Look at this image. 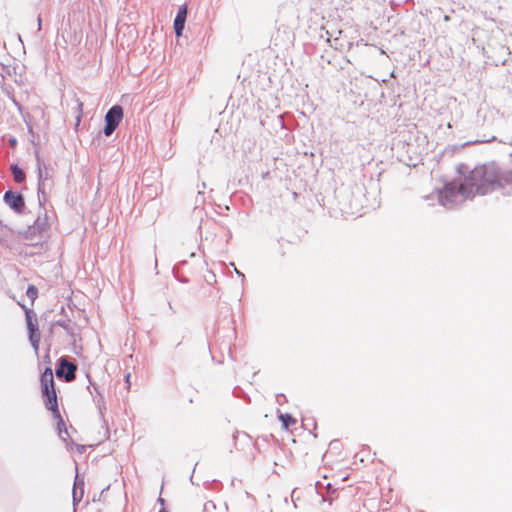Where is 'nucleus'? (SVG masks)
Masks as SVG:
<instances>
[{
    "mask_svg": "<svg viewBox=\"0 0 512 512\" xmlns=\"http://www.w3.org/2000/svg\"><path fill=\"white\" fill-rule=\"evenodd\" d=\"M458 172L460 176L457 179L446 183L443 190L436 192L439 203L447 209L476 195L488 194L497 187L505 190L506 186H511L507 193L512 192V170L501 173L495 162L476 166L472 170L461 164Z\"/></svg>",
    "mask_w": 512,
    "mask_h": 512,
    "instance_id": "nucleus-1",
    "label": "nucleus"
},
{
    "mask_svg": "<svg viewBox=\"0 0 512 512\" xmlns=\"http://www.w3.org/2000/svg\"><path fill=\"white\" fill-rule=\"evenodd\" d=\"M40 381L45 406L48 410L52 411L54 417L58 420L57 429L59 437L65 443L68 444L67 440L69 438V434L58 409L57 395L54 386V377L51 368L48 367L44 370V372L41 375Z\"/></svg>",
    "mask_w": 512,
    "mask_h": 512,
    "instance_id": "nucleus-2",
    "label": "nucleus"
},
{
    "mask_svg": "<svg viewBox=\"0 0 512 512\" xmlns=\"http://www.w3.org/2000/svg\"><path fill=\"white\" fill-rule=\"evenodd\" d=\"M25 316H26V324L29 334V341L34 348L35 351L39 348V342H40V333L38 331V321L37 316L33 310L26 309L25 310Z\"/></svg>",
    "mask_w": 512,
    "mask_h": 512,
    "instance_id": "nucleus-3",
    "label": "nucleus"
},
{
    "mask_svg": "<svg viewBox=\"0 0 512 512\" xmlns=\"http://www.w3.org/2000/svg\"><path fill=\"white\" fill-rule=\"evenodd\" d=\"M37 168H38V194H45L47 182L52 177V169L48 167L39 155H36Z\"/></svg>",
    "mask_w": 512,
    "mask_h": 512,
    "instance_id": "nucleus-4",
    "label": "nucleus"
},
{
    "mask_svg": "<svg viewBox=\"0 0 512 512\" xmlns=\"http://www.w3.org/2000/svg\"><path fill=\"white\" fill-rule=\"evenodd\" d=\"M77 366L64 358L60 359L59 365L56 369V375L59 378H64L67 382L73 381L76 377Z\"/></svg>",
    "mask_w": 512,
    "mask_h": 512,
    "instance_id": "nucleus-5",
    "label": "nucleus"
},
{
    "mask_svg": "<svg viewBox=\"0 0 512 512\" xmlns=\"http://www.w3.org/2000/svg\"><path fill=\"white\" fill-rule=\"evenodd\" d=\"M3 199L5 204L17 213L22 212L25 207L24 197L18 192L8 190L5 192Z\"/></svg>",
    "mask_w": 512,
    "mask_h": 512,
    "instance_id": "nucleus-6",
    "label": "nucleus"
},
{
    "mask_svg": "<svg viewBox=\"0 0 512 512\" xmlns=\"http://www.w3.org/2000/svg\"><path fill=\"white\" fill-rule=\"evenodd\" d=\"M123 118V108L120 105H113L105 115V123L118 126Z\"/></svg>",
    "mask_w": 512,
    "mask_h": 512,
    "instance_id": "nucleus-7",
    "label": "nucleus"
},
{
    "mask_svg": "<svg viewBox=\"0 0 512 512\" xmlns=\"http://www.w3.org/2000/svg\"><path fill=\"white\" fill-rule=\"evenodd\" d=\"M48 228V217L47 214L44 213L43 215H39L37 219L35 220L34 224L29 227L28 232L29 233H38L41 234L42 232L46 231Z\"/></svg>",
    "mask_w": 512,
    "mask_h": 512,
    "instance_id": "nucleus-8",
    "label": "nucleus"
},
{
    "mask_svg": "<svg viewBox=\"0 0 512 512\" xmlns=\"http://www.w3.org/2000/svg\"><path fill=\"white\" fill-rule=\"evenodd\" d=\"M11 172L15 182L22 183L25 180V173L18 165H12Z\"/></svg>",
    "mask_w": 512,
    "mask_h": 512,
    "instance_id": "nucleus-9",
    "label": "nucleus"
},
{
    "mask_svg": "<svg viewBox=\"0 0 512 512\" xmlns=\"http://www.w3.org/2000/svg\"><path fill=\"white\" fill-rule=\"evenodd\" d=\"M54 325L62 327L68 335H70L71 337H74L75 331H74L73 327L71 326L70 321L58 320L55 322Z\"/></svg>",
    "mask_w": 512,
    "mask_h": 512,
    "instance_id": "nucleus-10",
    "label": "nucleus"
},
{
    "mask_svg": "<svg viewBox=\"0 0 512 512\" xmlns=\"http://www.w3.org/2000/svg\"><path fill=\"white\" fill-rule=\"evenodd\" d=\"M279 420L285 428H289L296 423V420L290 414H280Z\"/></svg>",
    "mask_w": 512,
    "mask_h": 512,
    "instance_id": "nucleus-11",
    "label": "nucleus"
},
{
    "mask_svg": "<svg viewBox=\"0 0 512 512\" xmlns=\"http://www.w3.org/2000/svg\"><path fill=\"white\" fill-rule=\"evenodd\" d=\"M186 18H187V6L186 5H182L178 9V12H177V15H176L175 19L186 22Z\"/></svg>",
    "mask_w": 512,
    "mask_h": 512,
    "instance_id": "nucleus-12",
    "label": "nucleus"
},
{
    "mask_svg": "<svg viewBox=\"0 0 512 512\" xmlns=\"http://www.w3.org/2000/svg\"><path fill=\"white\" fill-rule=\"evenodd\" d=\"M185 27V22L174 19V30L177 36H181Z\"/></svg>",
    "mask_w": 512,
    "mask_h": 512,
    "instance_id": "nucleus-13",
    "label": "nucleus"
},
{
    "mask_svg": "<svg viewBox=\"0 0 512 512\" xmlns=\"http://www.w3.org/2000/svg\"><path fill=\"white\" fill-rule=\"evenodd\" d=\"M83 493H84V489L82 487L80 489L73 488V493H72L73 502L74 503L80 502L82 500Z\"/></svg>",
    "mask_w": 512,
    "mask_h": 512,
    "instance_id": "nucleus-14",
    "label": "nucleus"
},
{
    "mask_svg": "<svg viewBox=\"0 0 512 512\" xmlns=\"http://www.w3.org/2000/svg\"><path fill=\"white\" fill-rule=\"evenodd\" d=\"M26 294L28 298H30L32 301H34L37 298L38 290L35 286L30 285L26 291Z\"/></svg>",
    "mask_w": 512,
    "mask_h": 512,
    "instance_id": "nucleus-15",
    "label": "nucleus"
},
{
    "mask_svg": "<svg viewBox=\"0 0 512 512\" xmlns=\"http://www.w3.org/2000/svg\"><path fill=\"white\" fill-rule=\"evenodd\" d=\"M96 405H97V408H98V411H99V414L101 416H103V411L106 409L105 407V403H104V400H103V397L102 395L99 394V398L98 399H95L94 400Z\"/></svg>",
    "mask_w": 512,
    "mask_h": 512,
    "instance_id": "nucleus-16",
    "label": "nucleus"
},
{
    "mask_svg": "<svg viewBox=\"0 0 512 512\" xmlns=\"http://www.w3.org/2000/svg\"><path fill=\"white\" fill-rule=\"evenodd\" d=\"M117 127L118 126H116V125L105 123V127L103 130L104 135L110 136L116 130Z\"/></svg>",
    "mask_w": 512,
    "mask_h": 512,
    "instance_id": "nucleus-17",
    "label": "nucleus"
},
{
    "mask_svg": "<svg viewBox=\"0 0 512 512\" xmlns=\"http://www.w3.org/2000/svg\"><path fill=\"white\" fill-rule=\"evenodd\" d=\"M81 487L84 489V480L83 478H80L78 474H76L73 488L80 489Z\"/></svg>",
    "mask_w": 512,
    "mask_h": 512,
    "instance_id": "nucleus-18",
    "label": "nucleus"
},
{
    "mask_svg": "<svg viewBox=\"0 0 512 512\" xmlns=\"http://www.w3.org/2000/svg\"><path fill=\"white\" fill-rule=\"evenodd\" d=\"M198 195L199 196L196 198V206H198L199 204L204 203V197L202 196V192L199 191Z\"/></svg>",
    "mask_w": 512,
    "mask_h": 512,
    "instance_id": "nucleus-19",
    "label": "nucleus"
},
{
    "mask_svg": "<svg viewBox=\"0 0 512 512\" xmlns=\"http://www.w3.org/2000/svg\"><path fill=\"white\" fill-rule=\"evenodd\" d=\"M496 139L497 138L495 136H492L489 139H481V140H477L476 142H478V143H489V142L495 141Z\"/></svg>",
    "mask_w": 512,
    "mask_h": 512,
    "instance_id": "nucleus-20",
    "label": "nucleus"
},
{
    "mask_svg": "<svg viewBox=\"0 0 512 512\" xmlns=\"http://www.w3.org/2000/svg\"><path fill=\"white\" fill-rule=\"evenodd\" d=\"M235 272H236V274H237V275H238L242 280L245 278V275H244L241 271H239L237 268H235Z\"/></svg>",
    "mask_w": 512,
    "mask_h": 512,
    "instance_id": "nucleus-21",
    "label": "nucleus"
},
{
    "mask_svg": "<svg viewBox=\"0 0 512 512\" xmlns=\"http://www.w3.org/2000/svg\"><path fill=\"white\" fill-rule=\"evenodd\" d=\"M283 399H284V400L286 399V398H285V395H283V394H282V395H278V396H277V401H278V402L283 401Z\"/></svg>",
    "mask_w": 512,
    "mask_h": 512,
    "instance_id": "nucleus-22",
    "label": "nucleus"
},
{
    "mask_svg": "<svg viewBox=\"0 0 512 512\" xmlns=\"http://www.w3.org/2000/svg\"><path fill=\"white\" fill-rule=\"evenodd\" d=\"M283 399H284V400L286 399V398H285V395H283V394H282V395H278V396H277V401H278V402L283 401Z\"/></svg>",
    "mask_w": 512,
    "mask_h": 512,
    "instance_id": "nucleus-23",
    "label": "nucleus"
},
{
    "mask_svg": "<svg viewBox=\"0 0 512 512\" xmlns=\"http://www.w3.org/2000/svg\"><path fill=\"white\" fill-rule=\"evenodd\" d=\"M76 447H77V450H78L79 452H81V453H82V452L84 451V449H85V447H84V446H82V445H77Z\"/></svg>",
    "mask_w": 512,
    "mask_h": 512,
    "instance_id": "nucleus-24",
    "label": "nucleus"
},
{
    "mask_svg": "<svg viewBox=\"0 0 512 512\" xmlns=\"http://www.w3.org/2000/svg\"><path fill=\"white\" fill-rule=\"evenodd\" d=\"M444 21H446V22L450 21V16L449 15H445L444 16Z\"/></svg>",
    "mask_w": 512,
    "mask_h": 512,
    "instance_id": "nucleus-25",
    "label": "nucleus"
},
{
    "mask_svg": "<svg viewBox=\"0 0 512 512\" xmlns=\"http://www.w3.org/2000/svg\"><path fill=\"white\" fill-rule=\"evenodd\" d=\"M10 144H11V146H14L16 144V139H11Z\"/></svg>",
    "mask_w": 512,
    "mask_h": 512,
    "instance_id": "nucleus-26",
    "label": "nucleus"
},
{
    "mask_svg": "<svg viewBox=\"0 0 512 512\" xmlns=\"http://www.w3.org/2000/svg\"><path fill=\"white\" fill-rule=\"evenodd\" d=\"M40 27H41V18L38 17V28L40 29Z\"/></svg>",
    "mask_w": 512,
    "mask_h": 512,
    "instance_id": "nucleus-27",
    "label": "nucleus"
},
{
    "mask_svg": "<svg viewBox=\"0 0 512 512\" xmlns=\"http://www.w3.org/2000/svg\"><path fill=\"white\" fill-rule=\"evenodd\" d=\"M125 378H126V382L129 383L130 374H127Z\"/></svg>",
    "mask_w": 512,
    "mask_h": 512,
    "instance_id": "nucleus-28",
    "label": "nucleus"
},
{
    "mask_svg": "<svg viewBox=\"0 0 512 512\" xmlns=\"http://www.w3.org/2000/svg\"><path fill=\"white\" fill-rule=\"evenodd\" d=\"M500 142L504 143V144H507V143L511 144V142H507V141H504V140H500Z\"/></svg>",
    "mask_w": 512,
    "mask_h": 512,
    "instance_id": "nucleus-29",
    "label": "nucleus"
},
{
    "mask_svg": "<svg viewBox=\"0 0 512 512\" xmlns=\"http://www.w3.org/2000/svg\"><path fill=\"white\" fill-rule=\"evenodd\" d=\"M159 512H166L165 509H161Z\"/></svg>",
    "mask_w": 512,
    "mask_h": 512,
    "instance_id": "nucleus-30",
    "label": "nucleus"
}]
</instances>
